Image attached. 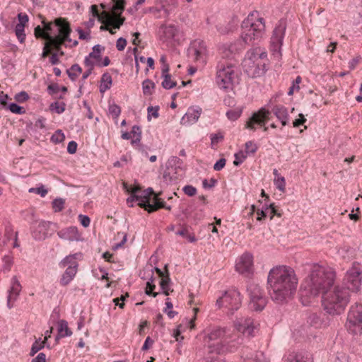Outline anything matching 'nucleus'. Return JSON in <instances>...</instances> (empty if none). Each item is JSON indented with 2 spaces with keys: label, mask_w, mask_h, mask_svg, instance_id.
Wrapping results in <instances>:
<instances>
[{
  "label": "nucleus",
  "mask_w": 362,
  "mask_h": 362,
  "mask_svg": "<svg viewBox=\"0 0 362 362\" xmlns=\"http://www.w3.org/2000/svg\"><path fill=\"white\" fill-rule=\"evenodd\" d=\"M256 327L250 317H239L234 322V327H213L204 339L210 353L221 354L232 351L242 343L243 336L254 335Z\"/></svg>",
  "instance_id": "f03ea898"
},
{
  "label": "nucleus",
  "mask_w": 362,
  "mask_h": 362,
  "mask_svg": "<svg viewBox=\"0 0 362 362\" xmlns=\"http://www.w3.org/2000/svg\"><path fill=\"white\" fill-rule=\"evenodd\" d=\"M274 185L276 187L281 191L284 192L286 191V180L284 177H277L274 178Z\"/></svg>",
  "instance_id": "37998d69"
},
{
  "label": "nucleus",
  "mask_w": 362,
  "mask_h": 362,
  "mask_svg": "<svg viewBox=\"0 0 362 362\" xmlns=\"http://www.w3.org/2000/svg\"><path fill=\"white\" fill-rule=\"evenodd\" d=\"M257 148L258 147L254 141H249L245 144L243 150L248 154V156H251L256 153Z\"/></svg>",
  "instance_id": "58836bf2"
},
{
  "label": "nucleus",
  "mask_w": 362,
  "mask_h": 362,
  "mask_svg": "<svg viewBox=\"0 0 362 362\" xmlns=\"http://www.w3.org/2000/svg\"><path fill=\"white\" fill-rule=\"evenodd\" d=\"M65 103L63 102H55L50 105V110L57 112V114H61L65 110Z\"/></svg>",
  "instance_id": "79ce46f5"
},
{
  "label": "nucleus",
  "mask_w": 362,
  "mask_h": 362,
  "mask_svg": "<svg viewBox=\"0 0 362 362\" xmlns=\"http://www.w3.org/2000/svg\"><path fill=\"white\" fill-rule=\"evenodd\" d=\"M79 254H74L66 256L64 258L59 264L61 268H64L67 267V268H73L77 271L78 263H77V257Z\"/></svg>",
  "instance_id": "7c9ffc66"
},
{
  "label": "nucleus",
  "mask_w": 362,
  "mask_h": 362,
  "mask_svg": "<svg viewBox=\"0 0 362 362\" xmlns=\"http://www.w3.org/2000/svg\"><path fill=\"white\" fill-rule=\"evenodd\" d=\"M28 95L23 91V92H21L19 93H18L16 97H15V99L16 101L19 102V103H23L25 101H26L28 99Z\"/></svg>",
  "instance_id": "338daca9"
},
{
  "label": "nucleus",
  "mask_w": 362,
  "mask_h": 362,
  "mask_svg": "<svg viewBox=\"0 0 362 362\" xmlns=\"http://www.w3.org/2000/svg\"><path fill=\"white\" fill-rule=\"evenodd\" d=\"M243 362H269L262 353H255L246 349L242 356Z\"/></svg>",
  "instance_id": "bb28decb"
},
{
  "label": "nucleus",
  "mask_w": 362,
  "mask_h": 362,
  "mask_svg": "<svg viewBox=\"0 0 362 362\" xmlns=\"http://www.w3.org/2000/svg\"><path fill=\"white\" fill-rule=\"evenodd\" d=\"M9 110L11 112L19 115H22L25 112L23 107H21L16 103L10 104Z\"/></svg>",
  "instance_id": "864d4df0"
},
{
  "label": "nucleus",
  "mask_w": 362,
  "mask_h": 362,
  "mask_svg": "<svg viewBox=\"0 0 362 362\" xmlns=\"http://www.w3.org/2000/svg\"><path fill=\"white\" fill-rule=\"evenodd\" d=\"M57 336L56 340H59L61 338L69 337L72 334L71 330L68 326V323L64 320H61L57 322Z\"/></svg>",
  "instance_id": "c85d7f7f"
},
{
  "label": "nucleus",
  "mask_w": 362,
  "mask_h": 362,
  "mask_svg": "<svg viewBox=\"0 0 362 362\" xmlns=\"http://www.w3.org/2000/svg\"><path fill=\"white\" fill-rule=\"evenodd\" d=\"M183 192L185 194L192 197L196 194L197 189L192 185H186L183 187Z\"/></svg>",
  "instance_id": "bf43d9fd"
},
{
  "label": "nucleus",
  "mask_w": 362,
  "mask_h": 362,
  "mask_svg": "<svg viewBox=\"0 0 362 362\" xmlns=\"http://www.w3.org/2000/svg\"><path fill=\"white\" fill-rule=\"evenodd\" d=\"M306 121L307 119H305V116L300 113L298 115V118L296 119L293 122V127H298L299 126L304 124Z\"/></svg>",
  "instance_id": "13d9d810"
},
{
  "label": "nucleus",
  "mask_w": 362,
  "mask_h": 362,
  "mask_svg": "<svg viewBox=\"0 0 362 362\" xmlns=\"http://www.w3.org/2000/svg\"><path fill=\"white\" fill-rule=\"evenodd\" d=\"M109 113L112 117L115 123H117L118 117L121 113L120 107L116 104H112L109 106Z\"/></svg>",
  "instance_id": "4c0bfd02"
},
{
  "label": "nucleus",
  "mask_w": 362,
  "mask_h": 362,
  "mask_svg": "<svg viewBox=\"0 0 362 362\" xmlns=\"http://www.w3.org/2000/svg\"><path fill=\"white\" fill-rule=\"evenodd\" d=\"M22 286L16 276H13L11 281V288L8 291L7 305L9 308L13 306V303L17 300L21 291Z\"/></svg>",
  "instance_id": "5701e85b"
},
{
  "label": "nucleus",
  "mask_w": 362,
  "mask_h": 362,
  "mask_svg": "<svg viewBox=\"0 0 362 362\" xmlns=\"http://www.w3.org/2000/svg\"><path fill=\"white\" fill-rule=\"evenodd\" d=\"M338 254L344 259H349L353 255V250L349 246L344 245L338 250Z\"/></svg>",
  "instance_id": "e433bc0d"
},
{
  "label": "nucleus",
  "mask_w": 362,
  "mask_h": 362,
  "mask_svg": "<svg viewBox=\"0 0 362 362\" xmlns=\"http://www.w3.org/2000/svg\"><path fill=\"white\" fill-rule=\"evenodd\" d=\"M18 23L15 28L16 35L21 43H23L25 40V28L28 23V16L26 13H20L18 15Z\"/></svg>",
  "instance_id": "b1692460"
},
{
  "label": "nucleus",
  "mask_w": 362,
  "mask_h": 362,
  "mask_svg": "<svg viewBox=\"0 0 362 362\" xmlns=\"http://www.w3.org/2000/svg\"><path fill=\"white\" fill-rule=\"evenodd\" d=\"M272 112L281 121L282 126L288 124L289 115L286 107L282 105H276L272 108Z\"/></svg>",
  "instance_id": "a878e982"
},
{
  "label": "nucleus",
  "mask_w": 362,
  "mask_h": 362,
  "mask_svg": "<svg viewBox=\"0 0 362 362\" xmlns=\"http://www.w3.org/2000/svg\"><path fill=\"white\" fill-rule=\"evenodd\" d=\"M349 290L334 286L322 294V306L327 313L338 315L344 312L349 302Z\"/></svg>",
  "instance_id": "423d86ee"
},
{
  "label": "nucleus",
  "mask_w": 362,
  "mask_h": 362,
  "mask_svg": "<svg viewBox=\"0 0 362 362\" xmlns=\"http://www.w3.org/2000/svg\"><path fill=\"white\" fill-rule=\"evenodd\" d=\"M241 111L238 110H231L226 112V116L230 120H236L240 117Z\"/></svg>",
  "instance_id": "603ef678"
},
{
  "label": "nucleus",
  "mask_w": 362,
  "mask_h": 362,
  "mask_svg": "<svg viewBox=\"0 0 362 362\" xmlns=\"http://www.w3.org/2000/svg\"><path fill=\"white\" fill-rule=\"evenodd\" d=\"M45 341L43 340L40 341V340H36L32 345L30 355L34 356L38 351L42 349L45 346Z\"/></svg>",
  "instance_id": "a18cd8bd"
},
{
  "label": "nucleus",
  "mask_w": 362,
  "mask_h": 362,
  "mask_svg": "<svg viewBox=\"0 0 362 362\" xmlns=\"http://www.w3.org/2000/svg\"><path fill=\"white\" fill-rule=\"evenodd\" d=\"M267 56V53L262 49L255 47L247 52L245 59H250L254 61L257 66V69H265Z\"/></svg>",
  "instance_id": "f3484780"
},
{
  "label": "nucleus",
  "mask_w": 362,
  "mask_h": 362,
  "mask_svg": "<svg viewBox=\"0 0 362 362\" xmlns=\"http://www.w3.org/2000/svg\"><path fill=\"white\" fill-rule=\"evenodd\" d=\"M77 271L73 268H66L59 280L61 286H65L68 285L75 277Z\"/></svg>",
  "instance_id": "2f4dec72"
},
{
  "label": "nucleus",
  "mask_w": 362,
  "mask_h": 362,
  "mask_svg": "<svg viewBox=\"0 0 362 362\" xmlns=\"http://www.w3.org/2000/svg\"><path fill=\"white\" fill-rule=\"evenodd\" d=\"M65 139L64 134L61 130H57L52 136L51 140L52 142L59 144Z\"/></svg>",
  "instance_id": "49530a36"
},
{
  "label": "nucleus",
  "mask_w": 362,
  "mask_h": 362,
  "mask_svg": "<svg viewBox=\"0 0 362 362\" xmlns=\"http://www.w3.org/2000/svg\"><path fill=\"white\" fill-rule=\"evenodd\" d=\"M71 28L69 22L64 18H57L54 21H42V26L35 28L34 35L36 38H41L45 42L42 57L50 55V62L55 64L58 62L56 52L61 50L62 46L75 47L78 45L77 40L70 38Z\"/></svg>",
  "instance_id": "f257e3e1"
},
{
  "label": "nucleus",
  "mask_w": 362,
  "mask_h": 362,
  "mask_svg": "<svg viewBox=\"0 0 362 362\" xmlns=\"http://www.w3.org/2000/svg\"><path fill=\"white\" fill-rule=\"evenodd\" d=\"M346 327L354 334H362V305L356 303L350 308Z\"/></svg>",
  "instance_id": "9b49d317"
},
{
  "label": "nucleus",
  "mask_w": 362,
  "mask_h": 362,
  "mask_svg": "<svg viewBox=\"0 0 362 362\" xmlns=\"http://www.w3.org/2000/svg\"><path fill=\"white\" fill-rule=\"evenodd\" d=\"M132 138H136V141H140L141 131L138 126H134L130 132Z\"/></svg>",
  "instance_id": "5fc2aeb1"
},
{
  "label": "nucleus",
  "mask_w": 362,
  "mask_h": 362,
  "mask_svg": "<svg viewBox=\"0 0 362 362\" xmlns=\"http://www.w3.org/2000/svg\"><path fill=\"white\" fill-rule=\"evenodd\" d=\"M57 235L63 240L73 241L81 240V234L76 226H69L57 232Z\"/></svg>",
  "instance_id": "412c9836"
},
{
  "label": "nucleus",
  "mask_w": 362,
  "mask_h": 362,
  "mask_svg": "<svg viewBox=\"0 0 362 362\" xmlns=\"http://www.w3.org/2000/svg\"><path fill=\"white\" fill-rule=\"evenodd\" d=\"M241 38L246 44L259 41L264 35L265 24L257 11H253L242 23Z\"/></svg>",
  "instance_id": "0eeeda50"
},
{
  "label": "nucleus",
  "mask_w": 362,
  "mask_h": 362,
  "mask_svg": "<svg viewBox=\"0 0 362 362\" xmlns=\"http://www.w3.org/2000/svg\"><path fill=\"white\" fill-rule=\"evenodd\" d=\"M166 272H168V270L166 269ZM160 286L162 289L168 288V286L169 285L170 282V277L168 273H167L163 276L160 277Z\"/></svg>",
  "instance_id": "4d7b16f0"
},
{
  "label": "nucleus",
  "mask_w": 362,
  "mask_h": 362,
  "mask_svg": "<svg viewBox=\"0 0 362 362\" xmlns=\"http://www.w3.org/2000/svg\"><path fill=\"white\" fill-rule=\"evenodd\" d=\"M78 221H80L81 224L85 228L89 226L90 223V218L86 215L82 214H80L78 216Z\"/></svg>",
  "instance_id": "052dcab7"
},
{
  "label": "nucleus",
  "mask_w": 362,
  "mask_h": 362,
  "mask_svg": "<svg viewBox=\"0 0 362 362\" xmlns=\"http://www.w3.org/2000/svg\"><path fill=\"white\" fill-rule=\"evenodd\" d=\"M154 88V83L149 79L144 80L142 83V89L144 95H151Z\"/></svg>",
  "instance_id": "c9c22d12"
},
{
  "label": "nucleus",
  "mask_w": 362,
  "mask_h": 362,
  "mask_svg": "<svg viewBox=\"0 0 362 362\" xmlns=\"http://www.w3.org/2000/svg\"><path fill=\"white\" fill-rule=\"evenodd\" d=\"M158 34L163 41H176L177 40L178 30L173 25H163L160 27Z\"/></svg>",
  "instance_id": "4be33fe9"
},
{
  "label": "nucleus",
  "mask_w": 362,
  "mask_h": 362,
  "mask_svg": "<svg viewBox=\"0 0 362 362\" xmlns=\"http://www.w3.org/2000/svg\"><path fill=\"white\" fill-rule=\"evenodd\" d=\"M235 270L245 276L252 274L254 271L252 255L245 252L239 257L236 260Z\"/></svg>",
  "instance_id": "2eb2a0df"
},
{
  "label": "nucleus",
  "mask_w": 362,
  "mask_h": 362,
  "mask_svg": "<svg viewBox=\"0 0 362 362\" xmlns=\"http://www.w3.org/2000/svg\"><path fill=\"white\" fill-rule=\"evenodd\" d=\"M50 224V222L45 221L37 222L33 227V237L37 240H45L47 237Z\"/></svg>",
  "instance_id": "aec40b11"
},
{
  "label": "nucleus",
  "mask_w": 362,
  "mask_h": 362,
  "mask_svg": "<svg viewBox=\"0 0 362 362\" xmlns=\"http://www.w3.org/2000/svg\"><path fill=\"white\" fill-rule=\"evenodd\" d=\"M127 45V40L123 38L120 37L117 40L116 42V47L119 51H122L124 49L125 47Z\"/></svg>",
  "instance_id": "69168bd1"
},
{
  "label": "nucleus",
  "mask_w": 362,
  "mask_h": 362,
  "mask_svg": "<svg viewBox=\"0 0 362 362\" xmlns=\"http://www.w3.org/2000/svg\"><path fill=\"white\" fill-rule=\"evenodd\" d=\"M234 47L232 45H223L221 49H220V52L221 54H222V57L224 58H230V56H232V54H233L234 52Z\"/></svg>",
  "instance_id": "a19ab883"
},
{
  "label": "nucleus",
  "mask_w": 362,
  "mask_h": 362,
  "mask_svg": "<svg viewBox=\"0 0 362 362\" xmlns=\"http://www.w3.org/2000/svg\"><path fill=\"white\" fill-rule=\"evenodd\" d=\"M177 235H181L187 238L190 243L196 242L197 239L194 235L189 234L186 229L178 230L176 233Z\"/></svg>",
  "instance_id": "09e8293b"
},
{
  "label": "nucleus",
  "mask_w": 362,
  "mask_h": 362,
  "mask_svg": "<svg viewBox=\"0 0 362 362\" xmlns=\"http://www.w3.org/2000/svg\"><path fill=\"white\" fill-rule=\"evenodd\" d=\"M113 6L111 12L103 11L101 19L103 24L107 26H112L115 28H119L124 23V18L122 17V13L124 10L125 0H112Z\"/></svg>",
  "instance_id": "9d476101"
},
{
  "label": "nucleus",
  "mask_w": 362,
  "mask_h": 362,
  "mask_svg": "<svg viewBox=\"0 0 362 362\" xmlns=\"http://www.w3.org/2000/svg\"><path fill=\"white\" fill-rule=\"evenodd\" d=\"M362 272L361 266L358 263H354L351 268L346 272V279L352 285L348 289H357L361 284L360 274Z\"/></svg>",
  "instance_id": "a211bd4d"
},
{
  "label": "nucleus",
  "mask_w": 362,
  "mask_h": 362,
  "mask_svg": "<svg viewBox=\"0 0 362 362\" xmlns=\"http://www.w3.org/2000/svg\"><path fill=\"white\" fill-rule=\"evenodd\" d=\"M286 24L283 21H279L275 27L272 36L271 37V51L276 57L281 56V48L283 44V40L285 35Z\"/></svg>",
  "instance_id": "4468645a"
},
{
  "label": "nucleus",
  "mask_w": 362,
  "mask_h": 362,
  "mask_svg": "<svg viewBox=\"0 0 362 362\" xmlns=\"http://www.w3.org/2000/svg\"><path fill=\"white\" fill-rule=\"evenodd\" d=\"M298 283L295 271L286 266L272 268L268 274L267 284L272 299L276 303L287 301L295 293Z\"/></svg>",
  "instance_id": "20e7f679"
},
{
  "label": "nucleus",
  "mask_w": 362,
  "mask_h": 362,
  "mask_svg": "<svg viewBox=\"0 0 362 362\" xmlns=\"http://www.w3.org/2000/svg\"><path fill=\"white\" fill-rule=\"evenodd\" d=\"M13 258L11 256H5L3 258V269L6 272H9L13 265Z\"/></svg>",
  "instance_id": "3c124183"
},
{
  "label": "nucleus",
  "mask_w": 362,
  "mask_h": 362,
  "mask_svg": "<svg viewBox=\"0 0 362 362\" xmlns=\"http://www.w3.org/2000/svg\"><path fill=\"white\" fill-rule=\"evenodd\" d=\"M249 156L248 154L243 150H240L238 153L235 154V160L233 161V164L236 166L241 164L246 158Z\"/></svg>",
  "instance_id": "ea45409f"
},
{
  "label": "nucleus",
  "mask_w": 362,
  "mask_h": 362,
  "mask_svg": "<svg viewBox=\"0 0 362 362\" xmlns=\"http://www.w3.org/2000/svg\"><path fill=\"white\" fill-rule=\"evenodd\" d=\"M284 362H312V361L300 354H291L288 355Z\"/></svg>",
  "instance_id": "72a5a7b5"
},
{
  "label": "nucleus",
  "mask_w": 362,
  "mask_h": 362,
  "mask_svg": "<svg viewBox=\"0 0 362 362\" xmlns=\"http://www.w3.org/2000/svg\"><path fill=\"white\" fill-rule=\"evenodd\" d=\"M123 185L126 191L130 193V197L127 199L129 206H133L134 202H138V205L148 213L164 206L163 201L151 189L142 190L139 186L129 185L127 183Z\"/></svg>",
  "instance_id": "39448f33"
},
{
  "label": "nucleus",
  "mask_w": 362,
  "mask_h": 362,
  "mask_svg": "<svg viewBox=\"0 0 362 362\" xmlns=\"http://www.w3.org/2000/svg\"><path fill=\"white\" fill-rule=\"evenodd\" d=\"M163 81L162 82V86L165 89H170L176 86V82L171 79V76L166 75L163 76Z\"/></svg>",
  "instance_id": "c03bdc74"
},
{
  "label": "nucleus",
  "mask_w": 362,
  "mask_h": 362,
  "mask_svg": "<svg viewBox=\"0 0 362 362\" xmlns=\"http://www.w3.org/2000/svg\"><path fill=\"white\" fill-rule=\"evenodd\" d=\"M64 206V201L62 199H57L52 202V207L55 212L61 211Z\"/></svg>",
  "instance_id": "8fccbe9b"
},
{
  "label": "nucleus",
  "mask_w": 362,
  "mask_h": 362,
  "mask_svg": "<svg viewBox=\"0 0 362 362\" xmlns=\"http://www.w3.org/2000/svg\"><path fill=\"white\" fill-rule=\"evenodd\" d=\"M82 73V69L81 67L77 64H75L72 65L68 70H67V74L69 77L72 80L75 81L78 76Z\"/></svg>",
  "instance_id": "f704fd0d"
},
{
  "label": "nucleus",
  "mask_w": 362,
  "mask_h": 362,
  "mask_svg": "<svg viewBox=\"0 0 362 362\" xmlns=\"http://www.w3.org/2000/svg\"><path fill=\"white\" fill-rule=\"evenodd\" d=\"M226 160L225 158L219 159L214 165V170L219 171L226 165Z\"/></svg>",
  "instance_id": "0e129e2a"
},
{
  "label": "nucleus",
  "mask_w": 362,
  "mask_h": 362,
  "mask_svg": "<svg viewBox=\"0 0 362 362\" xmlns=\"http://www.w3.org/2000/svg\"><path fill=\"white\" fill-rule=\"evenodd\" d=\"M112 83V76L108 73H104L101 77V83L100 85V91L104 93L110 88Z\"/></svg>",
  "instance_id": "473e14b6"
},
{
  "label": "nucleus",
  "mask_w": 362,
  "mask_h": 362,
  "mask_svg": "<svg viewBox=\"0 0 362 362\" xmlns=\"http://www.w3.org/2000/svg\"><path fill=\"white\" fill-rule=\"evenodd\" d=\"M167 0H155L154 6H150L145 10V13H150L156 16V17H159V14L161 11H164L167 12L165 6H166Z\"/></svg>",
  "instance_id": "cd10ccee"
},
{
  "label": "nucleus",
  "mask_w": 362,
  "mask_h": 362,
  "mask_svg": "<svg viewBox=\"0 0 362 362\" xmlns=\"http://www.w3.org/2000/svg\"><path fill=\"white\" fill-rule=\"evenodd\" d=\"M242 304V297L240 292L236 289H231L226 291L216 300V306L222 309L228 315H232L238 310Z\"/></svg>",
  "instance_id": "1a4fd4ad"
},
{
  "label": "nucleus",
  "mask_w": 362,
  "mask_h": 362,
  "mask_svg": "<svg viewBox=\"0 0 362 362\" xmlns=\"http://www.w3.org/2000/svg\"><path fill=\"white\" fill-rule=\"evenodd\" d=\"M126 296L128 297L129 295L127 293L126 296H122L120 298H116L113 299V302L120 308H123L124 306V300H125Z\"/></svg>",
  "instance_id": "774afa93"
},
{
  "label": "nucleus",
  "mask_w": 362,
  "mask_h": 362,
  "mask_svg": "<svg viewBox=\"0 0 362 362\" xmlns=\"http://www.w3.org/2000/svg\"><path fill=\"white\" fill-rule=\"evenodd\" d=\"M247 291L250 296L251 308L256 311L263 310L267 304V298L264 296L261 288L257 284H250Z\"/></svg>",
  "instance_id": "ddd939ff"
},
{
  "label": "nucleus",
  "mask_w": 362,
  "mask_h": 362,
  "mask_svg": "<svg viewBox=\"0 0 362 362\" xmlns=\"http://www.w3.org/2000/svg\"><path fill=\"white\" fill-rule=\"evenodd\" d=\"M101 55L98 52H90L84 59V65L86 68L94 69L95 65L101 66L100 62Z\"/></svg>",
  "instance_id": "c756f323"
},
{
  "label": "nucleus",
  "mask_w": 362,
  "mask_h": 362,
  "mask_svg": "<svg viewBox=\"0 0 362 362\" xmlns=\"http://www.w3.org/2000/svg\"><path fill=\"white\" fill-rule=\"evenodd\" d=\"M243 66L245 72L251 77H257L262 74L265 70V69H257L256 63L250 59H244Z\"/></svg>",
  "instance_id": "393cba45"
},
{
  "label": "nucleus",
  "mask_w": 362,
  "mask_h": 362,
  "mask_svg": "<svg viewBox=\"0 0 362 362\" xmlns=\"http://www.w3.org/2000/svg\"><path fill=\"white\" fill-rule=\"evenodd\" d=\"M202 113V109L199 106H192L187 109V112L181 119L182 125L188 126L196 123Z\"/></svg>",
  "instance_id": "6ab92c4d"
},
{
  "label": "nucleus",
  "mask_w": 362,
  "mask_h": 362,
  "mask_svg": "<svg viewBox=\"0 0 362 362\" xmlns=\"http://www.w3.org/2000/svg\"><path fill=\"white\" fill-rule=\"evenodd\" d=\"M190 59L199 66H204L207 59L208 49L204 41L197 39L191 42L188 49Z\"/></svg>",
  "instance_id": "f8f14e48"
},
{
  "label": "nucleus",
  "mask_w": 362,
  "mask_h": 362,
  "mask_svg": "<svg viewBox=\"0 0 362 362\" xmlns=\"http://www.w3.org/2000/svg\"><path fill=\"white\" fill-rule=\"evenodd\" d=\"M156 286L150 282H147L146 287V293L148 296L152 295L153 297L157 296L158 293H153Z\"/></svg>",
  "instance_id": "e2e57ef3"
},
{
  "label": "nucleus",
  "mask_w": 362,
  "mask_h": 362,
  "mask_svg": "<svg viewBox=\"0 0 362 362\" xmlns=\"http://www.w3.org/2000/svg\"><path fill=\"white\" fill-rule=\"evenodd\" d=\"M158 107H148V119L150 120L151 117H158Z\"/></svg>",
  "instance_id": "6e6d98bb"
},
{
  "label": "nucleus",
  "mask_w": 362,
  "mask_h": 362,
  "mask_svg": "<svg viewBox=\"0 0 362 362\" xmlns=\"http://www.w3.org/2000/svg\"><path fill=\"white\" fill-rule=\"evenodd\" d=\"M334 272L332 268L324 264H314L309 276L304 280L300 287V299L305 305L312 302V299L325 293L334 286Z\"/></svg>",
  "instance_id": "7ed1b4c3"
},
{
  "label": "nucleus",
  "mask_w": 362,
  "mask_h": 362,
  "mask_svg": "<svg viewBox=\"0 0 362 362\" xmlns=\"http://www.w3.org/2000/svg\"><path fill=\"white\" fill-rule=\"evenodd\" d=\"M300 82H301V77L297 76L296 80L293 82L292 86H291V88L288 90V94L289 95H292L295 92H297L299 90V89H300L299 84L300 83Z\"/></svg>",
  "instance_id": "de8ad7c7"
},
{
  "label": "nucleus",
  "mask_w": 362,
  "mask_h": 362,
  "mask_svg": "<svg viewBox=\"0 0 362 362\" xmlns=\"http://www.w3.org/2000/svg\"><path fill=\"white\" fill-rule=\"evenodd\" d=\"M269 115V112L268 110L261 108L259 111L252 114L246 122L245 128L255 130L257 126L264 127L268 120Z\"/></svg>",
  "instance_id": "dca6fc26"
},
{
  "label": "nucleus",
  "mask_w": 362,
  "mask_h": 362,
  "mask_svg": "<svg viewBox=\"0 0 362 362\" xmlns=\"http://www.w3.org/2000/svg\"><path fill=\"white\" fill-rule=\"evenodd\" d=\"M267 210L270 211L271 218H272L274 216H277L278 217L281 216V214L279 211V209L274 205V204H271L269 205V209H267Z\"/></svg>",
  "instance_id": "680f3d73"
},
{
  "label": "nucleus",
  "mask_w": 362,
  "mask_h": 362,
  "mask_svg": "<svg viewBox=\"0 0 362 362\" xmlns=\"http://www.w3.org/2000/svg\"><path fill=\"white\" fill-rule=\"evenodd\" d=\"M216 83L219 88L228 90L233 88L237 77V67L230 59L218 62L216 68Z\"/></svg>",
  "instance_id": "6e6552de"
}]
</instances>
